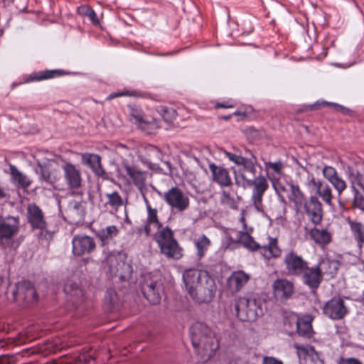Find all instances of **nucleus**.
Returning a JSON list of instances; mask_svg holds the SVG:
<instances>
[{
    "label": "nucleus",
    "mask_w": 364,
    "mask_h": 364,
    "mask_svg": "<svg viewBox=\"0 0 364 364\" xmlns=\"http://www.w3.org/2000/svg\"><path fill=\"white\" fill-rule=\"evenodd\" d=\"M225 155L238 166L237 169H233L235 183L243 187L252 186L251 200L255 208L263 213V196L269 184L266 176L262 173V167L258 164L257 158L254 155L251 158H246L227 151Z\"/></svg>",
    "instance_id": "f257e3e1"
},
{
    "label": "nucleus",
    "mask_w": 364,
    "mask_h": 364,
    "mask_svg": "<svg viewBox=\"0 0 364 364\" xmlns=\"http://www.w3.org/2000/svg\"><path fill=\"white\" fill-rule=\"evenodd\" d=\"M185 289L190 296L198 303H209L215 296L216 286L205 270L190 268L183 273Z\"/></svg>",
    "instance_id": "f03ea898"
},
{
    "label": "nucleus",
    "mask_w": 364,
    "mask_h": 364,
    "mask_svg": "<svg viewBox=\"0 0 364 364\" xmlns=\"http://www.w3.org/2000/svg\"><path fill=\"white\" fill-rule=\"evenodd\" d=\"M192 345L201 359L213 357L219 348V341L211 328L203 322H196L189 329Z\"/></svg>",
    "instance_id": "7ed1b4c3"
},
{
    "label": "nucleus",
    "mask_w": 364,
    "mask_h": 364,
    "mask_svg": "<svg viewBox=\"0 0 364 364\" xmlns=\"http://www.w3.org/2000/svg\"><path fill=\"white\" fill-rule=\"evenodd\" d=\"M264 300L257 294H250L235 301L236 315L242 321L252 322L263 315Z\"/></svg>",
    "instance_id": "20e7f679"
},
{
    "label": "nucleus",
    "mask_w": 364,
    "mask_h": 364,
    "mask_svg": "<svg viewBox=\"0 0 364 364\" xmlns=\"http://www.w3.org/2000/svg\"><path fill=\"white\" fill-rule=\"evenodd\" d=\"M139 289L150 304L156 305L161 302L164 291L163 283L158 275L151 272L142 274L139 279Z\"/></svg>",
    "instance_id": "39448f33"
},
{
    "label": "nucleus",
    "mask_w": 364,
    "mask_h": 364,
    "mask_svg": "<svg viewBox=\"0 0 364 364\" xmlns=\"http://www.w3.org/2000/svg\"><path fill=\"white\" fill-rule=\"evenodd\" d=\"M129 121L148 134L154 133L157 128V122L154 119L149 118L142 108L136 104L127 106Z\"/></svg>",
    "instance_id": "423d86ee"
},
{
    "label": "nucleus",
    "mask_w": 364,
    "mask_h": 364,
    "mask_svg": "<svg viewBox=\"0 0 364 364\" xmlns=\"http://www.w3.org/2000/svg\"><path fill=\"white\" fill-rule=\"evenodd\" d=\"M19 216H0V246L6 249L11 246L13 237L19 232Z\"/></svg>",
    "instance_id": "0eeeda50"
},
{
    "label": "nucleus",
    "mask_w": 364,
    "mask_h": 364,
    "mask_svg": "<svg viewBox=\"0 0 364 364\" xmlns=\"http://www.w3.org/2000/svg\"><path fill=\"white\" fill-rule=\"evenodd\" d=\"M156 192L172 210L183 212L189 207L188 197L177 186H173L164 193Z\"/></svg>",
    "instance_id": "6e6552de"
},
{
    "label": "nucleus",
    "mask_w": 364,
    "mask_h": 364,
    "mask_svg": "<svg viewBox=\"0 0 364 364\" xmlns=\"http://www.w3.org/2000/svg\"><path fill=\"white\" fill-rule=\"evenodd\" d=\"M296 213L306 215L315 225H319L323 220V205L317 196H306Z\"/></svg>",
    "instance_id": "1a4fd4ad"
},
{
    "label": "nucleus",
    "mask_w": 364,
    "mask_h": 364,
    "mask_svg": "<svg viewBox=\"0 0 364 364\" xmlns=\"http://www.w3.org/2000/svg\"><path fill=\"white\" fill-rule=\"evenodd\" d=\"M344 298L340 296H334L327 301L322 308L324 316L333 321L344 318L349 313V309L346 306Z\"/></svg>",
    "instance_id": "9d476101"
},
{
    "label": "nucleus",
    "mask_w": 364,
    "mask_h": 364,
    "mask_svg": "<svg viewBox=\"0 0 364 364\" xmlns=\"http://www.w3.org/2000/svg\"><path fill=\"white\" fill-rule=\"evenodd\" d=\"M298 277L301 278L303 284L308 287L312 294H316L323 282V273L320 264L312 267L307 264L304 269L303 273Z\"/></svg>",
    "instance_id": "9b49d317"
},
{
    "label": "nucleus",
    "mask_w": 364,
    "mask_h": 364,
    "mask_svg": "<svg viewBox=\"0 0 364 364\" xmlns=\"http://www.w3.org/2000/svg\"><path fill=\"white\" fill-rule=\"evenodd\" d=\"M231 231L235 232L237 237L236 238H233L231 235L228 234L226 235V241L228 246L238 244L251 252L257 251L261 247L260 245L257 242L251 235V233L253 231V228L252 227L249 228L247 230L239 231L235 229H231Z\"/></svg>",
    "instance_id": "f8f14e48"
},
{
    "label": "nucleus",
    "mask_w": 364,
    "mask_h": 364,
    "mask_svg": "<svg viewBox=\"0 0 364 364\" xmlns=\"http://www.w3.org/2000/svg\"><path fill=\"white\" fill-rule=\"evenodd\" d=\"M16 300L21 301L25 306L37 302L38 295L34 285L29 281L23 280L16 284V289L13 291Z\"/></svg>",
    "instance_id": "ddd939ff"
},
{
    "label": "nucleus",
    "mask_w": 364,
    "mask_h": 364,
    "mask_svg": "<svg viewBox=\"0 0 364 364\" xmlns=\"http://www.w3.org/2000/svg\"><path fill=\"white\" fill-rule=\"evenodd\" d=\"M97 248L96 242L91 236L79 234L72 239V252L76 257L91 255Z\"/></svg>",
    "instance_id": "4468645a"
},
{
    "label": "nucleus",
    "mask_w": 364,
    "mask_h": 364,
    "mask_svg": "<svg viewBox=\"0 0 364 364\" xmlns=\"http://www.w3.org/2000/svg\"><path fill=\"white\" fill-rule=\"evenodd\" d=\"M26 218L32 230H38L41 234L47 232L48 223L45 219L43 210L35 203L27 206Z\"/></svg>",
    "instance_id": "2eb2a0df"
},
{
    "label": "nucleus",
    "mask_w": 364,
    "mask_h": 364,
    "mask_svg": "<svg viewBox=\"0 0 364 364\" xmlns=\"http://www.w3.org/2000/svg\"><path fill=\"white\" fill-rule=\"evenodd\" d=\"M284 264L288 275L298 277L309 262L294 250H290L284 257Z\"/></svg>",
    "instance_id": "dca6fc26"
},
{
    "label": "nucleus",
    "mask_w": 364,
    "mask_h": 364,
    "mask_svg": "<svg viewBox=\"0 0 364 364\" xmlns=\"http://www.w3.org/2000/svg\"><path fill=\"white\" fill-rule=\"evenodd\" d=\"M294 284L286 279H277L272 284L273 294L277 300L284 301L294 293Z\"/></svg>",
    "instance_id": "f3484780"
},
{
    "label": "nucleus",
    "mask_w": 364,
    "mask_h": 364,
    "mask_svg": "<svg viewBox=\"0 0 364 364\" xmlns=\"http://www.w3.org/2000/svg\"><path fill=\"white\" fill-rule=\"evenodd\" d=\"M64 178L68 187L70 189H78L82 185V176L80 170L70 162L63 166Z\"/></svg>",
    "instance_id": "a211bd4d"
},
{
    "label": "nucleus",
    "mask_w": 364,
    "mask_h": 364,
    "mask_svg": "<svg viewBox=\"0 0 364 364\" xmlns=\"http://www.w3.org/2000/svg\"><path fill=\"white\" fill-rule=\"evenodd\" d=\"M119 233V230L117 226L112 225L102 228L95 232V235L98 238L100 246L104 247L102 252L105 255V259L109 262L110 258L109 251L107 250L105 246H107Z\"/></svg>",
    "instance_id": "6ab92c4d"
},
{
    "label": "nucleus",
    "mask_w": 364,
    "mask_h": 364,
    "mask_svg": "<svg viewBox=\"0 0 364 364\" xmlns=\"http://www.w3.org/2000/svg\"><path fill=\"white\" fill-rule=\"evenodd\" d=\"M81 163L82 165L89 167L99 177L105 178L107 175V172L101 163V156L97 154L88 152L82 154Z\"/></svg>",
    "instance_id": "aec40b11"
},
{
    "label": "nucleus",
    "mask_w": 364,
    "mask_h": 364,
    "mask_svg": "<svg viewBox=\"0 0 364 364\" xmlns=\"http://www.w3.org/2000/svg\"><path fill=\"white\" fill-rule=\"evenodd\" d=\"M63 291L69 296L68 301L73 303L74 309H77L84 302L83 291L77 282L68 281L64 285Z\"/></svg>",
    "instance_id": "412c9836"
},
{
    "label": "nucleus",
    "mask_w": 364,
    "mask_h": 364,
    "mask_svg": "<svg viewBox=\"0 0 364 364\" xmlns=\"http://www.w3.org/2000/svg\"><path fill=\"white\" fill-rule=\"evenodd\" d=\"M208 167L212 173L213 182L218 184L221 188L229 187L232 185V178L227 168L213 163L210 164Z\"/></svg>",
    "instance_id": "4be33fe9"
},
{
    "label": "nucleus",
    "mask_w": 364,
    "mask_h": 364,
    "mask_svg": "<svg viewBox=\"0 0 364 364\" xmlns=\"http://www.w3.org/2000/svg\"><path fill=\"white\" fill-rule=\"evenodd\" d=\"M250 279V274L242 270L233 272L227 279V286L232 293L240 291Z\"/></svg>",
    "instance_id": "5701e85b"
},
{
    "label": "nucleus",
    "mask_w": 364,
    "mask_h": 364,
    "mask_svg": "<svg viewBox=\"0 0 364 364\" xmlns=\"http://www.w3.org/2000/svg\"><path fill=\"white\" fill-rule=\"evenodd\" d=\"M124 169L127 175L132 179L133 183L137 187L139 192L146 190V171H141L135 166L126 165Z\"/></svg>",
    "instance_id": "b1692460"
},
{
    "label": "nucleus",
    "mask_w": 364,
    "mask_h": 364,
    "mask_svg": "<svg viewBox=\"0 0 364 364\" xmlns=\"http://www.w3.org/2000/svg\"><path fill=\"white\" fill-rule=\"evenodd\" d=\"M289 190L287 193V198L293 204L294 210L296 211L299 205L306 199V195L301 189L297 183L291 181L287 183Z\"/></svg>",
    "instance_id": "393cba45"
},
{
    "label": "nucleus",
    "mask_w": 364,
    "mask_h": 364,
    "mask_svg": "<svg viewBox=\"0 0 364 364\" xmlns=\"http://www.w3.org/2000/svg\"><path fill=\"white\" fill-rule=\"evenodd\" d=\"M70 73L63 69L44 70L32 73L29 75L26 82L34 81H42L56 78L63 75H68Z\"/></svg>",
    "instance_id": "a878e982"
},
{
    "label": "nucleus",
    "mask_w": 364,
    "mask_h": 364,
    "mask_svg": "<svg viewBox=\"0 0 364 364\" xmlns=\"http://www.w3.org/2000/svg\"><path fill=\"white\" fill-rule=\"evenodd\" d=\"M310 238L318 246L325 247L331 243L332 234L327 229L314 227L309 232Z\"/></svg>",
    "instance_id": "bb28decb"
},
{
    "label": "nucleus",
    "mask_w": 364,
    "mask_h": 364,
    "mask_svg": "<svg viewBox=\"0 0 364 364\" xmlns=\"http://www.w3.org/2000/svg\"><path fill=\"white\" fill-rule=\"evenodd\" d=\"M196 248V256L201 260L207 254L212 245V242L205 234H200L193 240Z\"/></svg>",
    "instance_id": "cd10ccee"
},
{
    "label": "nucleus",
    "mask_w": 364,
    "mask_h": 364,
    "mask_svg": "<svg viewBox=\"0 0 364 364\" xmlns=\"http://www.w3.org/2000/svg\"><path fill=\"white\" fill-rule=\"evenodd\" d=\"M161 252L168 258L180 259L183 257V249L176 239L159 247Z\"/></svg>",
    "instance_id": "c85d7f7f"
},
{
    "label": "nucleus",
    "mask_w": 364,
    "mask_h": 364,
    "mask_svg": "<svg viewBox=\"0 0 364 364\" xmlns=\"http://www.w3.org/2000/svg\"><path fill=\"white\" fill-rule=\"evenodd\" d=\"M147 211V217L144 222V226L139 228V232L143 230L146 236H149L151 232V226L154 225L157 229L162 227V223L160 222L158 217V210L156 208H149Z\"/></svg>",
    "instance_id": "c756f323"
},
{
    "label": "nucleus",
    "mask_w": 364,
    "mask_h": 364,
    "mask_svg": "<svg viewBox=\"0 0 364 364\" xmlns=\"http://www.w3.org/2000/svg\"><path fill=\"white\" fill-rule=\"evenodd\" d=\"M348 225L357 247L361 252L364 245V224L359 221L349 220Z\"/></svg>",
    "instance_id": "7c9ffc66"
},
{
    "label": "nucleus",
    "mask_w": 364,
    "mask_h": 364,
    "mask_svg": "<svg viewBox=\"0 0 364 364\" xmlns=\"http://www.w3.org/2000/svg\"><path fill=\"white\" fill-rule=\"evenodd\" d=\"M313 318L310 315H305L301 318L299 317L297 330L296 333L299 336L310 338L313 336L314 331L312 328Z\"/></svg>",
    "instance_id": "2f4dec72"
},
{
    "label": "nucleus",
    "mask_w": 364,
    "mask_h": 364,
    "mask_svg": "<svg viewBox=\"0 0 364 364\" xmlns=\"http://www.w3.org/2000/svg\"><path fill=\"white\" fill-rule=\"evenodd\" d=\"M120 307L119 299L116 291L107 289L104 299V308L108 312L117 311Z\"/></svg>",
    "instance_id": "473e14b6"
},
{
    "label": "nucleus",
    "mask_w": 364,
    "mask_h": 364,
    "mask_svg": "<svg viewBox=\"0 0 364 364\" xmlns=\"http://www.w3.org/2000/svg\"><path fill=\"white\" fill-rule=\"evenodd\" d=\"M10 173L12 182L18 187L26 189L31 183V181L22 172L18 170L14 165H10Z\"/></svg>",
    "instance_id": "72a5a7b5"
},
{
    "label": "nucleus",
    "mask_w": 364,
    "mask_h": 364,
    "mask_svg": "<svg viewBox=\"0 0 364 364\" xmlns=\"http://www.w3.org/2000/svg\"><path fill=\"white\" fill-rule=\"evenodd\" d=\"M38 168L36 173L39 174L40 179L47 184H53L55 182V177L53 176L52 167L50 163H37Z\"/></svg>",
    "instance_id": "f704fd0d"
},
{
    "label": "nucleus",
    "mask_w": 364,
    "mask_h": 364,
    "mask_svg": "<svg viewBox=\"0 0 364 364\" xmlns=\"http://www.w3.org/2000/svg\"><path fill=\"white\" fill-rule=\"evenodd\" d=\"M299 316L294 313L286 314L283 317V328L289 336H293L297 330Z\"/></svg>",
    "instance_id": "c9c22d12"
},
{
    "label": "nucleus",
    "mask_w": 364,
    "mask_h": 364,
    "mask_svg": "<svg viewBox=\"0 0 364 364\" xmlns=\"http://www.w3.org/2000/svg\"><path fill=\"white\" fill-rule=\"evenodd\" d=\"M159 230L154 235V240L158 244V247L176 239L173 230L168 226L161 227Z\"/></svg>",
    "instance_id": "e433bc0d"
},
{
    "label": "nucleus",
    "mask_w": 364,
    "mask_h": 364,
    "mask_svg": "<svg viewBox=\"0 0 364 364\" xmlns=\"http://www.w3.org/2000/svg\"><path fill=\"white\" fill-rule=\"evenodd\" d=\"M68 213L73 220L80 222L85 218V208L81 202L74 200L70 203Z\"/></svg>",
    "instance_id": "4c0bfd02"
},
{
    "label": "nucleus",
    "mask_w": 364,
    "mask_h": 364,
    "mask_svg": "<svg viewBox=\"0 0 364 364\" xmlns=\"http://www.w3.org/2000/svg\"><path fill=\"white\" fill-rule=\"evenodd\" d=\"M327 106L331 107L333 109H334L336 111L341 112L346 115H350V114L352 112L351 109H350L349 108H347L341 105H339V104H337L335 102H326L324 100H322V101L318 100L315 103L309 105L310 109L311 110L320 109L321 107H325Z\"/></svg>",
    "instance_id": "58836bf2"
},
{
    "label": "nucleus",
    "mask_w": 364,
    "mask_h": 364,
    "mask_svg": "<svg viewBox=\"0 0 364 364\" xmlns=\"http://www.w3.org/2000/svg\"><path fill=\"white\" fill-rule=\"evenodd\" d=\"M105 196L107 201L105 205H109L112 208L113 213H117L119 208L123 205L124 202L122 196L117 191H114L111 193H106Z\"/></svg>",
    "instance_id": "ea45409f"
},
{
    "label": "nucleus",
    "mask_w": 364,
    "mask_h": 364,
    "mask_svg": "<svg viewBox=\"0 0 364 364\" xmlns=\"http://www.w3.org/2000/svg\"><path fill=\"white\" fill-rule=\"evenodd\" d=\"M231 191H232V190L230 189L229 191H227V190L223 189L220 191V201L222 205H224L230 209L237 210L238 209V202L234 198V196L232 195Z\"/></svg>",
    "instance_id": "a19ab883"
},
{
    "label": "nucleus",
    "mask_w": 364,
    "mask_h": 364,
    "mask_svg": "<svg viewBox=\"0 0 364 364\" xmlns=\"http://www.w3.org/2000/svg\"><path fill=\"white\" fill-rule=\"evenodd\" d=\"M263 249L268 252L269 259L278 258L282 255V250L278 246V240L276 237H269V242L263 247Z\"/></svg>",
    "instance_id": "79ce46f5"
},
{
    "label": "nucleus",
    "mask_w": 364,
    "mask_h": 364,
    "mask_svg": "<svg viewBox=\"0 0 364 364\" xmlns=\"http://www.w3.org/2000/svg\"><path fill=\"white\" fill-rule=\"evenodd\" d=\"M156 112L168 123L172 122L177 116L176 110L171 107L160 105L156 107Z\"/></svg>",
    "instance_id": "37998d69"
},
{
    "label": "nucleus",
    "mask_w": 364,
    "mask_h": 364,
    "mask_svg": "<svg viewBox=\"0 0 364 364\" xmlns=\"http://www.w3.org/2000/svg\"><path fill=\"white\" fill-rule=\"evenodd\" d=\"M119 97H144V95L141 92L137 91L136 90H127L124 89L122 91L114 92L110 93L107 99L112 100Z\"/></svg>",
    "instance_id": "c03bdc74"
},
{
    "label": "nucleus",
    "mask_w": 364,
    "mask_h": 364,
    "mask_svg": "<svg viewBox=\"0 0 364 364\" xmlns=\"http://www.w3.org/2000/svg\"><path fill=\"white\" fill-rule=\"evenodd\" d=\"M317 195H318L322 200L328 205H332V199H333V195L331 188L326 185L325 187L322 188L318 193Z\"/></svg>",
    "instance_id": "a18cd8bd"
},
{
    "label": "nucleus",
    "mask_w": 364,
    "mask_h": 364,
    "mask_svg": "<svg viewBox=\"0 0 364 364\" xmlns=\"http://www.w3.org/2000/svg\"><path fill=\"white\" fill-rule=\"evenodd\" d=\"M334 188L337 191L338 194L341 196L343 191L346 188V183L338 175L329 181Z\"/></svg>",
    "instance_id": "49530a36"
},
{
    "label": "nucleus",
    "mask_w": 364,
    "mask_h": 364,
    "mask_svg": "<svg viewBox=\"0 0 364 364\" xmlns=\"http://www.w3.org/2000/svg\"><path fill=\"white\" fill-rule=\"evenodd\" d=\"M308 355L310 358L311 362L314 364H325V361L321 356V353L316 350L314 347L311 346L309 351Z\"/></svg>",
    "instance_id": "de8ad7c7"
},
{
    "label": "nucleus",
    "mask_w": 364,
    "mask_h": 364,
    "mask_svg": "<svg viewBox=\"0 0 364 364\" xmlns=\"http://www.w3.org/2000/svg\"><path fill=\"white\" fill-rule=\"evenodd\" d=\"M264 167L267 170H272L277 174H281L282 170L284 168L283 163L279 160L275 162L265 161Z\"/></svg>",
    "instance_id": "09e8293b"
},
{
    "label": "nucleus",
    "mask_w": 364,
    "mask_h": 364,
    "mask_svg": "<svg viewBox=\"0 0 364 364\" xmlns=\"http://www.w3.org/2000/svg\"><path fill=\"white\" fill-rule=\"evenodd\" d=\"M352 206L355 209H358L362 213H364V195L360 193L353 196Z\"/></svg>",
    "instance_id": "8fccbe9b"
},
{
    "label": "nucleus",
    "mask_w": 364,
    "mask_h": 364,
    "mask_svg": "<svg viewBox=\"0 0 364 364\" xmlns=\"http://www.w3.org/2000/svg\"><path fill=\"white\" fill-rule=\"evenodd\" d=\"M322 172L324 178H326L328 181H330L338 175L336 168L331 166H325Z\"/></svg>",
    "instance_id": "3c124183"
},
{
    "label": "nucleus",
    "mask_w": 364,
    "mask_h": 364,
    "mask_svg": "<svg viewBox=\"0 0 364 364\" xmlns=\"http://www.w3.org/2000/svg\"><path fill=\"white\" fill-rule=\"evenodd\" d=\"M336 364H363L358 358L354 357L345 358L340 356L337 360Z\"/></svg>",
    "instance_id": "603ef678"
},
{
    "label": "nucleus",
    "mask_w": 364,
    "mask_h": 364,
    "mask_svg": "<svg viewBox=\"0 0 364 364\" xmlns=\"http://www.w3.org/2000/svg\"><path fill=\"white\" fill-rule=\"evenodd\" d=\"M309 183L316 189V193L323 188L322 182L320 180H316L314 176L309 177Z\"/></svg>",
    "instance_id": "864d4df0"
},
{
    "label": "nucleus",
    "mask_w": 364,
    "mask_h": 364,
    "mask_svg": "<svg viewBox=\"0 0 364 364\" xmlns=\"http://www.w3.org/2000/svg\"><path fill=\"white\" fill-rule=\"evenodd\" d=\"M262 364H283L282 362L273 357H264Z\"/></svg>",
    "instance_id": "5fc2aeb1"
},
{
    "label": "nucleus",
    "mask_w": 364,
    "mask_h": 364,
    "mask_svg": "<svg viewBox=\"0 0 364 364\" xmlns=\"http://www.w3.org/2000/svg\"><path fill=\"white\" fill-rule=\"evenodd\" d=\"M92 10H93V9L87 5L82 6L79 7V9H78L79 13L81 15H83L85 16H88L89 13L92 12Z\"/></svg>",
    "instance_id": "6e6d98bb"
},
{
    "label": "nucleus",
    "mask_w": 364,
    "mask_h": 364,
    "mask_svg": "<svg viewBox=\"0 0 364 364\" xmlns=\"http://www.w3.org/2000/svg\"><path fill=\"white\" fill-rule=\"evenodd\" d=\"M87 17L94 25L97 26L100 24V20L94 9L92 11V12L89 13V16Z\"/></svg>",
    "instance_id": "4d7b16f0"
},
{
    "label": "nucleus",
    "mask_w": 364,
    "mask_h": 364,
    "mask_svg": "<svg viewBox=\"0 0 364 364\" xmlns=\"http://www.w3.org/2000/svg\"><path fill=\"white\" fill-rule=\"evenodd\" d=\"M275 192H276V193L277 195L279 200L282 203H283L284 205H287V202L284 196L282 194V193L279 192V189L278 188H275Z\"/></svg>",
    "instance_id": "13d9d810"
},
{
    "label": "nucleus",
    "mask_w": 364,
    "mask_h": 364,
    "mask_svg": "<svg viewBox=\"0 0 364 364\" xmlns=\"http://www.w3.org/2000/svg\"><path fill=\"white\" fill-rule=\"evenodd\" d=\"M232 105H229L226 102H218L215 105V108H231Z\"/></svg>",
    "instance_id": "bf43d9fd"
},
{
    "label": "nucleus",
    "mask_w": 364,
    "mask_h": 364,
    "mask_svg": "<svg viewBox=\"0 0 364 364\" xmlns=\"http://www.w3.org/2000/svg\"><path fill=\"white\" fill-rule=\"evenodd\" d=\"M140 193H141V196H142L143 200H144V203H145V205H146V210H148V209H149V208H152V207L151 206L150 203H149V200L147 199V198H146V195H145V193H144V191H142V192H140Z\"/></svg>",
    "instance_id": "052dcab7"
},
{
    "label": "nucleus",
    "mask_w": 364,
    "mask_h": 364,
    "mask_svg": "<svg viewBox=\"0 0 364 364\" xmlns=\"http://www.w3.org/2000/svg\"><path fill=\"white\" fill-rule=\"evenodd\" d=\"M350 188H351L352 192L353 193V196H355L358 194L360 193V192L355 187V183H354V182L353 181H351Z\"/></svg>",
    "instance_id": "680f3d73"
},
{
    "label": "nucleus",
    "mask_w": 364,
    "mask_h": 364,
    "mask_svg": "<svg viewBox=\"0 0 364 364\" xmlns=\"http://www.w3.org/2000/svg\"><path fill=\"white\" fill-rule=\"evenodd\" d=\"M338 203L339 205V208L342 210L345 208L346 204L345 202L341 200V196H339L338 194Z\"/></svg>",
    "instance_id": "e2e57ef3"
},
{
    "label": "nucleus",
    "mask_w": 364,
    "mask_h": 364,
    "mask_svg": "<svg viewBox=\"0 0 364 364\" xmlns=\"http://www.w3.org/2000/svg\"><path fill=\"white\" fill-rule=\"evenodd\" d=\"M178 51H173V52H166V53H158L157 55L159 56H171L176 54Z\"/></svg>",
    "instance_id": "0e129e2a"
},
{
    "label": "nucleus",
    "mask_w": 364,
    "mask_h": 364,
    "mask_svg": "<svg viewBox=\"0 0 364 364\" xmlns=\"http://www.w3.org/2000/svg\"><path fill=\"white\" fill-rule=\"evenodd\" d=\"M240 222L242 223V228H243V230H247L249 229L247 228V225L246 223V220L245 218V216L242 215L241 218H240Z\"/></svg>",
    "instance_id": "69168bd1"
},
{
    "label": "nucleus",
    "mask_w": 364,
    "mask_h": 364,
    "mask_svg": "<svg viewBox=\"0 0 364 364\" xmlns=\"http://www.w3.org/2000/svg\"><path fill=\"white\" fill-rule=\"evenodd\" d=\"M232 115H235V116H242V117H245L246 116V114L245 112H242L241 110H236L235 112H234L232 114Z\"/></svg>",
    "instance_id": "338daca9"
},
{
    "label": "nucleus",
    "mask_w": 364,
    "mask_h": 364,
    "mask_svg": "<svg viewBox=\"0 0 364 364\" xmlns=\"http://www.w3.org/2000/svg\"><path fill=\"white\" fill-rule=\"evenodd\" d=\"M274 189L275 188H278L279 189V192L281 193V192H285L286 191V188L284 186L282 185V184H279L277 186H274Z\"/></svg>",
    "instance_id": "774afa93"
}]
</instances>
